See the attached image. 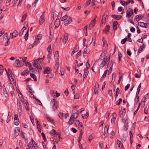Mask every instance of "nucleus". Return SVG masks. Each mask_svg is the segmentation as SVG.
Here are the masks:
<instances>
[{"label":"nucleus","mask_w":149,"mask_h":149,"mask_svg":"<svg viewBox=\"0 0 149 149\" xmlns=\"http://www.w3.org/2000/svg\"><path fill=\"white\" fill-rule=\"evenodd\" d=\"M50 104L52 106V108L53 111H55L56 109L58 106L57 103L55 99H53L51 100Z\"/></svg>","instance_id":"obj_1"},{"label":"nucleus","mask_w":149,"mask_h":149,"mask_svg":"<svg viewBox=\"0 0 149 149\" xmlns=\"http://www.w3.org/2000/svg\"><path fill=\"white\" fill-rule=\"evenodd\" d=\"M108 14L109 13L108 11H105L104 13V15L102 17V19L101 21L102 25L105 22V21H106V18L108 16Z\"/></svg>","instance_id":"obj_2"},{"label":"nucleus","mask_w":149,"mask_h":149,"mask_svg":"<svg viewBox=\"0 0 149 149\" xmlns=\"http://www.w3.org/2000/svg\"><path fill=\"white\" fill-rule=\"evenodd\" d=\"M127 15L126 17L128 18H129L131 15L133 14V11L131 8H129L126 11Z\"/></svg>","instance_id":"obj_3"},{"label":"nucleus","mask_w":149,"mask_h":149,"mask_svg":"<svg viewBox=\"0 0 149 149\" xmlns=\"http://www.w3.org/2000/svg\"><path fill=\"white\" fill-rule=\"evenodd\" d=\"M99 85L97 83H96L94 88V94H98V90H99Z\"/></svg>","instance_id":"obj_4"},{"label":"nucleus","mask_w":149,"mask_h":149,"mask_svg":"<svg viewBox=\"0 0 149 149\" xmlns=\"http://www.w3.org/2000/svg\"><path fill=\"white\" fill-rule=\"evenodd\" d=\"M52 71V70L51 68L48 67H45L44 68L43 73L45 74H49L50 72Z\"/></svg>","instance_id":"obj_5"},{"label":"nucleus","mask_w":149,"mask_h":149,"mask_svg":"<svg viewBox=\"0 0 149 149\" xmlns=\"http://www.w3.org/2000/svg\"><path fill=\"white\" fill-rule=\"evenodd\" d=\"M18 35V32L16 30H15L13 32L11 33L10 36L11 38H15Z\"/></svg>","instance_id":"obj_6"},{"label":"nucleus","mask_w":149,"mask_h":149,"mask_svg":"<svg viewBox=\"0 0 149 149\" xmlns=\"http://www.w3.org/2000/svg\"><path fill=\"white\" fill-rule=\"evenodd\" d=\"M45 15L42 14L40 16L39 19V24L40 25H42L44 22L45 19H44Z\"/></svg>","instance_id":"obj_7"},{"label":"nucleus","mask_w":149,"mask_h":149,"mask_svg":"<svg viewBox=\"0 0 149 149\" xmlns=\"http://www.w3.org/2000/svg\"><path fill=\"white\" fill-rule=\"evenodd\" d=\"M13 66L15 67L21 66V65L20 64V61L19 59L16 60L15 61L14 63L13 64Z\"/></svg>","instance_id":"obj_8"},{"label":"nucleus","mask_w":149,"mask_h":149,"mask_svg":"<svg viewBox=\"0 0 149 149\" xmlns=\"http://www.w3.org/2000/svg\"><path fill=\"white\" fill-rule=\"evenodd\" d=\"M107 57H106V58H104L103 60L100 65V67L101 68H103L104 65L106 64V61H107Z\"/></svg>","instance_id":"obj_9"},{"label":"nucleus","mask_w":149,"mask_h":149,"mask_svg":"<svg viewBox=\"0 0 149 149\" xmlns=\"http://www.w3.org/2000/svg\"><path fill=\"white\" fill-rule=\"evenodd\" d=\"M111 17L112 18L117 20H119L122 17V16L121 15H112Z\"/></svg>","instance_id":"obj_10"},{"label":"nucleus","mask_w":149,"mask_h":149,"mask_svg":"<svg viewBox=\"0 0 149 149\" xmlns=\"http://www.w3.org/2000/svg\"><path fill=\"white\" fill-rule=\"evenodd\" d=\"M138 25L142 27L147 28V27L146 26L147 24L146 23H144L142 22H139L138 23Z\"/></svg>","instance_id":"obj_11"},{"label":"nucleus","mask_w":149,"mask_h":149,"mask_svg":"<svg viewBox=\"0 0 149 149\" xmlns=\"http://www.w3.org/2000/svg\"><path fill=\"white\" fill-rule=\"evenodd\" d=\"M72 22V20L71 17H69L67 20L64 22V25L65 26L68 25Z\"/></svg>","instance_id":"obj_12"},{"label":"nucleus","mask_w":149,"mask_h":149,"mask_svg":"<svg viewBox=\"0 0 149 149\" xmlns=\"http://www.w3.org/2000/svg\"><path fill=\"white\" fill-rule=\"evenodd\" d=\"M142 18V16L141 15H139L136 16L134 21L138 22L139 20L141 19Z\"/></svg>","instance_id":"obj_13"},{"label":"nucleus","mask_w":149,"mask_h":149,"mask_svg":"<svg viewBox=\"0 0 149 149\" xmlns=\"http://www.w3.org/2000/svg\"><path fill=\"white\" fill-rule=\"evenodd\" d=\"M17 106L19 107L18 108V109L20 110V112H21L22 110V107L21 106V104L19 101L18 100H17Z\"/></svg>","instance_id":"obj_14"},{"label":"nucleus","mask_w":149,"mask_h":149,"mask_svg":"<svg viewBox=\"0 0 149 149\" xmlns=\"http://www.w3.org/2000/svg\"><path fill=\"white\" fill-rule=\"evenodd\" d=\"M110 29V26L109 25L106 26L105 28L103 30V31L106 33H108Z\"/></svg>","instance_id":"obj_15"},{"label":"nucleus","mask_w":149,"mask_h":149,"mask_svg":"<svg viewBox=\"0 0 149 149\" xmlns=\"http://www.w3.org/2000/svg\"><path fill=\"white\" fill-rule=\"evenodd\" d=\"M3 92L4 95H5V96L6 97H8V94L6 90L5 87V86L4 85H3Z\"/></svg>","instance_id":"obj_16"},{"label":"nucleus","mask_w":149,"mask_h":149,"mask_svg":"<svg viewBox=\"0 0 149 149\" xmlns=\"http://www.w3.org/2000/svg\"><path fill=\"white\" fill-rule=\"evenodd\" d=\"M147 98H148V97H147V95H145L143 98L141 102V103L142 104V103H143V105H141V106L142 107H143L144 106H145V102H146L145 100H146Z\"/></svg>","instance_id":"obj_17"},{"label":"nucleus","mask_w":149,"mask_h":149,"mask_svg":"<svg viewBox=\"0 0 149 149\" xmlns=\"http://www.w3.org/2000/svg\"><path fill=\"white\" fill-rule=\"evenodd\" d=\"M96 33L95 32L93 36V37L92 43H93V46H94L95 45L96 41Z\"/></svg>","instance_id":"obj_18"},{"label":"nucleus","mask_w":149,"mask_h":149,"mask_svg":"<svg viewBox=\"0 0 149 149\" xmlns=\"http://www.w3.org/2000/svg\"><path fill=\"white\" fill-rule=\"evenodd\" d=\"M118 24V22L116 21H114L113 24V29L114 30H116L117 29V25Z\"/></svg>","instance_id":"obj_19"},{"label":"nucleus","mask_w":149,"mask_h":149,"mask_svg":"<svg viewBox=\"0 0 149 149\" xmlns=\"http://www.w3.org/2000/svg\"><path fill=\"white\" fill-rule=\"evenodd\" d=\"M88 72H89L88 70V69H85L84 74L83 75V78L84 79L86 78L87 77L88 75Z\"/></svg>","instance_id":"obj_20"},{"label":"nucleus","mask_w":149,"mask_h":149,"mask_svg":"<svg viewBox=\"0 0 149 149\" xmlns=\"http://www.w3.org/2000/svg\"><path fill=\"white\" fill-rule=\"evenodd\" d=\"M128 129V123L127 121H125V125L124 127V130L125 131H126Z\"/></svg>","instance_id":"obj_21"},{"label":"nucleus","mask_w":149,"mask_h":149,"mask_svg":"<svg viewBox=\"0 0 149 149\" xmlns=\"http://www.w3.org/2000/svg\"><path fill=\"white\" fill-rule=\"evenodd\" d=\"M20 99L21 102L23 104H25V105H26L27 104H28V102H27V101L26 100H25L22 97H22H21V98H20Z\"/></svg>","instance_id":"obj_22"},{"label":"nucleus","mask_w":149,"mask_h":149,"mask_svg":"<svg viewBox=\"0 0 149 149\" xmlns=\"http://www.w3.org/2000/svg\"><path fill=\"white\" fill-rule=\"evenodd\" d=\"M33 63L34 67L36 68L38 67V65L39 64L38 62V61L36 60H35L33 62Z\"/></svg>","instance_id":"obj_23"},{"label":"nucleus","mask_w":149,"mask_h":149,"mask_svg":"<svg viewBox=\"0 0 149 149\" xmlns=\"http://www.w3.org/2000/svg\"><path fill=\"white\" fill-rule=\"evenodd\" d=\"M25 65L26 66H27L28 65L29 66V69L30 70H33L34 69L33 68H32L31 67V64L28 62H25Z\"/></svg>","instance_id":"obj_24"},{"label":"nucleus","mask_w":149,"mask_h":149,"mask_svg":"<svg viewBox=\"0 0 149 149\" xmlns=\"http://www.w3.org/2000/svg\"><path fill=\"white\" fill-rule=\"evenodd\" d=\"M29 70L28 69H26L25 70H24L21 73V75L22 76L25 75H26L28 73Z\"/></svg>","instance_id":"obj_25"},{"label":"nucleus","mask_w":149,"mask_h":149,"mask_svg":"<svg viewBox=\"0 0 149 149\" xmlns=\"http://www.w3.org/2000/svg\"><path fill=\"white\" fill-rule=\"evenodd\" d=\"M26 29V27L24 26L23 28L21 30V31L19 32V36H21L22 35L23 33L24 32V30H25Z\"/></svg>","instance_id":"obj_26"},{"label":"nucleus","mask_w":149,"mask_h":149,"mask_svg":"<svg viewBox=\"0 0 149 149\" xmlns=\"http://www.w3.org/2000/svg\"><path fill=\"white\" fill-rule=\"evenodd\" d=\"M78 117V114L77 112H76L72 114L71 117H72V118L73 119L74 118H76Z\"/></svg>","instance_id":"obj_27"},{"label":"nucleus","mask_w":149,"mask_h":149,"mask_svg":"<svg viewBox=\"0 0 149 149\" xmlns=\"http://www.w3.org/2000/svg\"><path fill=\"white\" fill-rule=\"evenodd\" d=\"M145 47V45L143 44L140 47V48L138 50V52L139 53H141L143 50V49Z\"/></svg>","instance_id":"obj_28"},{"label":"nucleus","mask_w":149,"mask_h":149,"mask_svg":"<svg viewBox=\"0 0 149 149\" xmlns=\"http://www.w3.org/2000/svg\"><path fill=\"white\" fill-rule=\"evenodd\" d=\"M54 57L56 60H58L59 58V54L58 52V51H56L54 54Z\"/></svg>","instance_id":"obj_29"},{"label":"nucleus","mask_w":149,"mask_h":149,"mask_svg":"<svg viewBox=\"0 0 149 149\" xmlns=\"http://www.w3.org/2000/svg\"><path fill=\"white\" fill-rule=\"evenodd\" d=\"M56 132L54 129H52L50 132V134L52 136H53L56 134Z\"/></svg>","instance_id":"obj_30"},{"label":"nucleus","mask_w":149,"mask_h":149,"mask_svg":"<svg viewBox=\"0 0 149 149\" xmlns=\"http://www.w3.org/2000/svg\"><path fill=\"white\" fill-rule=\"evenodd\" d=\"M60 23V20L59 19H57L55 22V25L59 26Z\"/></svg>","instance_id":"obj_31"},{"label":"nucleus","mask_w":149,"mask_h":149,"mask_svg":"<svg viewBox=\"0 0 149 149\" xmlns=\"http://www.w3.org/2000/svg\"><path fill=\"white\" fill-rule=\"evenodd\" d=\"M100 60V59H99L97 60L94 63V64L92 68V70L94 72H95L94 71V68L95 66L96 65V64H97V63H98V62Z\"/></svg>","instance_id":"obj_32"},{"label":"nucleus","mask_w":149,"mask_h":149,"mask_svg":"<svg viewBox=\"0 0 149 149\" xmlns=\"http://www.w3.org/2000/svg\"><path fill=\"white\" fill-rule=\"evenodd\" d=\"M5 70L6 71L7 75L8 77L9 78V79H10V78H9L10 74H11V73L12 72L11 71V70L10 69H9V68L8 69V72L7 71V70L6 69H5Z\"/></svg>","instance_id":"obj_33"},{"label":"nucleus","mask_w":149,"mask_h":149,"mask_svg":"<svg viewBox=\"0 0 149 149\" xmlns=\"http://www.w3.org/2000/svg\"><path fill=\"white\" fill-rule=\"evenodd\" d=\"M104 38L103 37V46L105 47H107L108 46V45L107 43L106 42V41L105 39H104Z\"/></svg>","instance_id":"obj_34"},{"label":"nucleus","mask_w":149,"mask_h":149,"mask_svg":"<svg viewBox=\"0 0 149 149\" xmlns=\"http://www.w3.org/2000/svg\"><path fill=\"white\" fill-rule=\"evenodd\" d=\"M30 76L33 78L34 81H37L36 76L33 74H31Z\"/></svg>","instance_id":"obj_35"},{"label":"nucleus","mask_w":149,"mask_h":149,"mask_svg":"<svg viewBox=\"0 0 149 149\" xmlns=\"http://www.w3.org/2000/svg\"><path fill=\"white\" fill-rule=\"evenodd\" d=\"M51 54L52 53H49V54L47 55V58L48 60V62L49 63L50 62V59H51Z\"/></svg>","instance_id":"obj_36"},{"label":"nucleus","mask_w":149,"mask_h":149,"mask_svg":"<svg viewBox=\"0 0 149 149\" xmlns=\"http://www.w3.org/2000/svg\"><path fill=\"white\" fill-rule=\"evenodd\" d=\"M88 116V113L87 112L86 113L82 115V118H86Z\"/></svg>","instance_id":"obj_37"},{"label":"nucleus","mask_w":149,"mask_h":149,"mask_svg":"<svg viewBox=\"0 0 149 149\" xmlns=\"http://www.w3.org/2000/svg\"><path fill=\"white\" fill-rule=\"evenodd\" d=\"M40 40L39 38H36L34 44L35 45H37L40 42Z\"/></svg>","instance_id":"obj_38"},{"label":"nucleus","mask_w":149,"mask_h":149,"mask_svg":"<svg viewBox=\"0 0 149 149\" xmlns=\"http://www.w3.org/2000/svg\"><path fill=\"white\" fill-rule=\"evenodd\" d=\"M47 51L49 53H52V50L51 49V45H49L47 48Z\"/></svg>","instance_id":"obj_39"},{"label":"nucleus","mask_w":149,"mask_h":149,"mask_svg":"<svg viewBox=\"0 0 149 149\" xmlns=\"http://www.w3.org/2000/svg\"><path fill=\"white\" fill-rule=\"evenodd\" d=\"M53 76L54 75L50 72L49 73L47 74L46 76V77L48 78H52Z\"/></svg>","instance_id":"obj_40"},{"label":"nucleus","mask_w":149,"mask_h":149,"mask_svg":"<svg viewBox=\"0 0 149 149\" xmlns=\"http://www.w3.org/2000/svg\"><path fill=\"white\" fill-rule=\"evenodd\" d=\"M29 29H28L25 35L24 36V38L25 39V40H26L28 38V31H29Z\"/></svg>","instance_id":"obj_41"},{"label":"nucleus","mask_w":149,"mask_h":149,"mask_svg":"<svg viewBox=\"0 0 149 149\" xmlns=\"http://www.w3.org/2000/svg\"><path fill=\"white\" fill-rule=\"evenodd\" d=\"M27 146H28V148H26L27 149H33V146L32 145L31 143H29V144Z\"/></svg>","instance_id":"obj_42"},{"label":"nucleus","mask_w":149,"mask_h":149,"mask_svg":"<svg viewBox=\"0 0 149 149\" xmlns=\"http://www.w3.org/2000/svg\"><path fill=\"white\" fill-rule=\"evenodd\" d=\"M122 99L121 98L119 99L116 102V104L117 105H119L122 102Z\"/></svg>","instance_id":"obj_43"},{"label":"nucleus","mask_w":149,"mask_h":149,"mask_svg":"<svg viewBox=\"0 0 149 149\" xmlns=\"http://www.w3.org/2000/svg\"><path fill=\"white\" fill-rule=\"evenodd\" d=\"M78 50L77 49V48L76 47H75L74 48L73 51L71 53V55L72 56L75 52L77 51Z\"/></svg>","instance_id":"obj_44"},{"label":"nucleus","mask_w":149,"mask_h":149,"mask_svg":"<svg viewBox=\"0 0 149 149\" xmlns=\"http://www.w3.org/2000/svg\"><path fill=\"white\" fill-rule=\"evenodd\" d=\"M94 135L93 134H91L89 137V138L88 139V140L90 142H91V141L92 140L94 136L93 135Z\"/></svg>","instance_id":"obj_45"},{"label":"nucleus","mask_w":149,"mask_h":149,"mask_svg":"<svg viewBox=\"0 0 149 149\" xmlns=\"http://www.w3.org/2000/svg\"><path fill=\"white\" fill-rule=\"evenodd\" d=\"M3 71V67L2 65H0V76L2 74Z\"/></svg>","instance_id":"obj_46"},{"label":"nucleus","mask_w":149,"mask_h":149,"mask_svg":"<svg viewBox=\"0 0 149 149\" xmlns=\"http://www.w3.org/2000/svg\"><path fill=\"white\" fill-rule=\"evenodd\" d=\"M74 119L72 118V117L70 118L69 121L68 122V123L70 125H72L73 123V121L74 120Z\"/></svg>","instance_id":"obj_47"},{"label":"nucleus","mask_w":149,"mask_h":149,"mask_svg":"<svg viewBox=\"0 0 149 149\" xmlns=\"http://www.w3.org/2000/svg\"><path fill=\"white\" fill-rule=\"evenodd\" d=\"M68 16L67 15H66L62 17L61 19V21L62 22L63 21L65 20H66Z\"/></svg>","instance_id":"obj_48"},{"label":"nucleus","mask_w":149,"mask_h":149,"mask_svg":"<svg viewBox=\"0 0 149 149\" xmlns=\"http://www.w3.org/2000/svg\"><path fill=\"white\" fill-rule=\"evenodd\" d=\"M125 114V112H123L122 111H121L120 112V118H123Z\"/></svg>","instance_id":"obj_49"},{"label":"nucleus","mask_w":149,"mask_h":149,"mask_svg":"<svg viewBox=\"0 0 149 149\" xmlns=\"http://www.w3.org/2000/svg\"><path fill=\"white\" fill-rule=\"evenodd\" d=\"M91 1V0H89L88 1H87L86 3H85L84 5V7H86L87 6L89 5Z\"/></svg>","instance_id":"obj_50"},{"label":"nucleus","mask_w":149,"mask_h":149,"mask_svg":"<svg viewBox=\"0 0 149 149\" xmlns=\"http://www.w3.org/2000/svg\"><path fill=\"white\" fill-rule=\"evenodd\" d=\"M48 120L52 123L54 124V122L53 120L50 117L47 118Z\"/></svg>","instance_id":"obj_51"},{"label":"nucleus","mask_w":149,"mask_h":149,"mask_svg":"<svg viewBox=\"0 0 149 149\" xmlns=\"http://www.w3.org/2000/svg\"><path fill=\"white\" fill-rule=\"evenodd\" d=\"M109 129V125H106L105 127L104 128V132H106V131H107V132H108Z\"/></svg>","instance_id":"obj_52"},{"label":"nucleus","mask_w":149,"mask_h":149,"mask_svg":"<svg viewBox=\"0 0 149 149\" xmlns=\"http://www.w3.org/2000/svg\"><path fill=\"white\" fill-rule=\"evenodd\" d=\"M120 2L122 5L124 6H125L127 5H126V2L120 0Z\"/></svg>","instance_id":"obj_53"},{"label":"nucleus","mask_w":149,"mask_h":149,"mask_svg":"<svg viewBox=\"0 0 149 149\" xmlns=\"http://www.w3.org/2000/svg\"><path fill=\"white\" fill-rule=\"evenodd\" d=\"M79 129L80 130V134L83 135L84 132V127L81 128Z\"/></svg>","instance_id":"obj_54"},{"label":"nucleus","mask_w":149,"mask_h":149,"mask_svg":"<svg viewBox=\"0 0 149 149\" xmlns=\"http://www.w3.org/2000/svg\"><path fill=\"white\" fill-rule=\"evenodd\" d=\"M16 90L17 92L19 94V97H20V95H21V97H22V96L23 95L20 92V91L18 88H16Z\"/></svg>","instance_id":"obj_55"},{"label":"nucleus","mask_w":149,"mask_h":149,"mask_svg":"<svg viewBox=\"0 0 149 149\" xmlns=\"http://www.w3.org/2000/svg\"><path fill=\"white\" fill-rule=\"evenodd\" d=\"M20 61L25 62L27 59V57H24L23 58H20Z\"/></svg>","instance_id":"obj_56"},{"label":"nucleus","mask_w":149,"mask_h":149,"mask_svg":"<svg viewBox=\"0 0 149 149\" xmlns=\"http://www.w3.org/2000/svg\"><path fill=\"white\" fill-rule=\"evenodd\" d=\"M115 3L114 1H112L111 2V5L112 6V10H114V8L115 7Z\"/></svg>","instance_id":"obj_57"},{"label":"nucleus","mask_w":149,"mask_h":149,"mask_svg":"<svg viewBox=\"0 0 149 149\" xmlns=\"http://www.w3.org/2000/svg\"><path fill=\"white\" fill-rule=\"evenodd\" d=\"M128 1L126 2V5H127L128 4L131 2L132 4H133L134 3V1L133 0H128Z\"/></svg>","instance_id":"obj_58"},{"label":"nucleus","mask_w":149,"mask_h":149,"mask_svg":"<svg viewBox=\"0 0 149 149\" xmlns=\"http://www.w3.org/2000/svg\"><path fill=\"white\" fill-rule=\"evenodd\" d=\"M14 124L16 125H18L19 123V120H15L14 122Z\"/></svg>","instance_id":"obj_59"},{"label":"nucleus","mask_w":149,"mask_h":149,"mask_svg":"<svg viewBox=\"0 0 149 149\" xmlns=\"http://www.w3.org/2000/svg\"><path fill=\"white\" fill-rule=\"evenodd\" d=\"M81 50H80L77 54L76 55V58H77L79 56L81 55Z\"/></svg>","instance_id":"obj_60"},{"label":"nucleus","mask_w":149,"mask_h":149,"mask_svg":"<svg viewBox=\"0 0 149 149\" xmlns=\"http://www.w3.org/2000/svg\"><path fill=\"white\" fill-rule=\"evenodd\" d=\"M118 60H119V62H120L121 59V57H122V54L121 53H120L118 54Z\"/></svg>","instance_id":"obj_61"},{"label":"nucleus","mask_w":149,"mask_h":149,"mask_svg":"<svg viewBox=\"0 0 149 149\" xmlns=\"http://www.w3.org/2000/svg\"><path fill=\"white\" fill-rule=\"evenodd\" d=\"M110 113V112L109 111H107L106 113V118H107L109 116Z\"/></svg>","instance_id":"obj_62"},{"label":"nucleus","mask_w":149,"mask_h":149,"mask_svg":"<svg viewBox=\"0 0 149 149\" xmlns=\"http://www.w3.org/2000/svg\"><path fill=\"white\" fill-rule=\"evenodd\" d=\"M18 0H14L12 2V3L13 4V6L14 7L15 6V5L17 3V1Z\"/></svg>","instance_id":"obj_63"},{"label":"nucleus","mask_w":149,"mask_h":149,"mask_svg":"<svg viewBox=\"0 0 149 149\" xmlns=\"http://www.w3.org/2000/svg\"><path fill=\"white\" fill-rule=\"evenodd\" d=\"M25 109L27 111H29V104L28 103L26 105V104L25 105Z\"/></svg>","instance_id":"obj_64"}]
</instances>
